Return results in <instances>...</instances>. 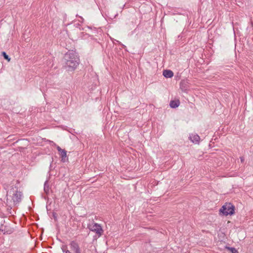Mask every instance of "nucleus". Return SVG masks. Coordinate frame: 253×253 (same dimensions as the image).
<instances>
[{"label":"nucleus","instance_id":"5","mask_svg":"<svg viewBox=\"0 0 253 253\" xmlns=\"http://www.w3.org/2000/svg\"><path fill=\"white\" fill-rule=\"evenodd\" d=\"M22 193L20 192L16 191L13 195L12 200L14 205L18 204L21 199Z\"/></svg>","mask_w":253,"mask_h":253},{"label":"nucleus","instance_id":"14","mask_svg":"<svg viewBox=\"0 0 253 253\" xmlns=\"http://www.w3.org/2000/svg\"><path fill=\"white\" fill-rule=\"evenodd\" d=\"M184 83H185V82H184V81L181 82L180 83V85L182 86Z\"/></svg>","mask_w":253,"mask_h":253},{"label":"nucleus","instance_id":"11","mask_svg":"<svg viewBox=\"0 0 253 253\" xmlns=\"http://www.w3.org/2000/svg\"><path fill=\"white\" fill-rule=\"evenodd\" d=\"M231 250L232 253H238L237 251L234 248H231Z\"/></svg>","mask_w":253,"mask_h":253},{"label":"nucleus","instance_id":"13","mask_svg":"<svg viewBox=\"0 0 253 253\" xmlns=\"http://www.w3.org/2000/svg\"><path fill=\"white\" fill-rule=\"evenodd\" d=\"M241 162H243L244 161V158L243 157H240Z\"/></svg>","mask_w":253,"mask_h":253},{"label":"nucleus","instance_id":"3","mask_svg":"<svg viewBox=\"0 0 253 253\" xmlns=\"http://www.w3.org/2000/svg\"><path fill=\"white\" fill-rule=\"evenodd\" d=\"M234 206L231 203H226L220 210V212L224 215H232L234 213Z\"/></svg>","mask_w":253,"mask_h":253},{"label":"nucleus","instance_id":"6","mask_svg":"<svg viewBox=\"0 0 253 253\" xmlns=\"http://www.w3.org/2000/svg\"><path fill=\"white\" fill-rule=\"evenodd\" d=\"M163 75L167 78H170L173 77V73L169 70H165L163 71Z\"/></svg>","mask_w":253,"mask_h":253},{"label":"nucleus","instance_id":"2","mask_svg":"<svg viewBox=\"0 0 253 253\" xmlns=\"http://www.w3.org/2000/svg\"><path fill=\"white\" fill-rule=\"evenodd\" d=\"M69 246L70 249L74 253H81L79 245L75 241H71ZM62 249L64 253H71V252L68 250L67 246H63Z\"/></svg>","mask_w":253,"mask_h":253},{"label":"nucleus","instance_id":"8","mask_svg":"<svg viewBox=\"0 0 253 253\" xmlns=\"http://www.w3.org/2000/svg\"><path fill=\"white\" fill-rule=\"evenodd\" d=\"M190 139L193 142L197 143L199 142L200 137L198 135L194 134L190 136Z\"/></svg>","mask_w":253,"mask_h":253},{"label":"nucleus","instance_id":"10","mask_svg":"<svg viewBox=\"0 0 253 253\" xmlns=\"http://www.w3.org/2000/svg\"><path fill=\"white\" fill-rule=\"evenodd\" d=\"M2 54L3 56L4 59L7 60L8 61H9L10 60V58H9L8 56L6 54L5 52H2Z\"/></svg>","mask_w":253,"mask_h":253},{"label":"nucleus","instance_id":"7","mask_svg":"<svg viewBox=\"0 0 253 253\" xmlns=\"http://www.w3.org/2000/svg\"><path fill=\"white\" fill-rule=\"evenodd\" d=\"M180 104V102L178 100H171L170 102L169 105L171 108H175L177 107Z\"/></svg>","mask_w":253,"mask_h":253},{"label":"nucleus","instance_id":"12","mask_svg":"<svg viewBox=\"0 0 253 253\" xmlns=\"http://www.w3.org/2000/svg\"><path fill=\"white\" fill-rule=\"evenodd\" d=\"M57 150L58 151V152L60 153L63 150V149H62L59 146H57Z\"/></svg>","mask_w":253,"mask_h":253},{"label":"nucleus","instance_id":"4","mask_svg":"<svg viewBox=\"0 0 253 253\" xmlns=\"http://www.w3.org/2000/svg\"><path fill=\"white\" fill-rule=\"evenodd\" d=\"M87 227L90 231L95 232L98 236H101L103 233V231L101 226L96 223H90L88 224Z\"/></svg>","mask_w":253,"mask_h":253},{"label":"nucleus","instance_id":"9","mask_svg":"<svg viewBox=\"0 0 253 253\" xmlns=\"http://www.w3.org/2000/svg\"><path fill=\"white\" fill-rule=\"evenodd\" d=\"M60 155L62 158V160L64 161L65 159L67 157V153L65 150L60 152Z\"/></svg>","mask_w":253,"mask_h":253},{"label":"nucleus","instance_id":"1","mask_svg":"<svg viewBox=\"0 0 253 253\" xmlns=\"http://www.w3.org/2000/svg\"><path fill=\"white\" fill-rule=\"evenodd\" d=\"M65 66L68 70H75L79 64V58L73 51H69L64 56Z\"/></svg>","mask_w":253,"mask_h":253}]
</instances>
